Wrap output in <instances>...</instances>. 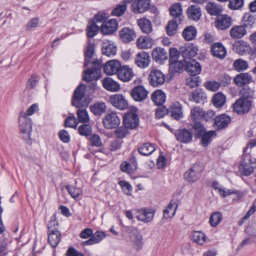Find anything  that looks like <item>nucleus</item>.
<instances>
[{"instance_id": "nucleus-32", "label": "nucleus", "mask_w": 256, "mask_h": 256, "mask_svg": "<svg viewBox=\"0 0 256 256\" xmlns=\"http://www.w3.org/2000/svg\"><path fill=\"white\" fill-rule=\"evenodd\" d=\"M182 106L178 102L172 103L170 106V112L172 117L174 119L178 120L183 117L182 112Z\"/></svg>"}, {"instance_id": "nucleus-55", "label": "nucleus", "mask_w": 256, "mask_h": 256, "mask_svg": "<svg viewBox=\"0 0 256 256\" xmlns=\"http://www.w3.org/2000/svg\"><path fill=\"white\" fill-rule=\"evenodd\" d=\"M192 128L194 130L195 136L196 138H200L202 134L206 132V128L200 122H194Z\"/></svg>"}, {"instance_id": "nucleus-19", "label": "nucleus", "mask_w": 256, "mask_h": 256, "mask_svg": "<svg viewBox=\"0 0 256 256\" xmlns=\"http://www.w3.org/2000/svg\"><path fill=\"white\" fill-rule=\"evenodd\" d=\"M148 90L142 86L134 87L132 90L131 96L137 102H142L147 98Z\"/></svg>"}, {"instance_id": "nucleus-54", "label": "nucleus", "mask_w": 256, "mask_h": 256, "mask_svg": "<svg viewBox=\"0 0 256 256\" xmlns=\"http://www.w3.org/2000/svg\"><path fill=\"white\" fill-rule=\"evenodd\" d=\"M220 194L222 196L223 198H224L228 196H229L232 194H236V199H240L242 198L244 196V193L239 191H236L233 190H230L229 189L222 188L219 190Z\"/></svg>"}, {"instance_id": "nucleus-14", "label": "nucleus", "mask_w": 256, "mask_h": 256, "mask_svg": "<svg viewBox=\"0 0 256 256\" xmlns=\"http://www.w3.org/2000/svg\"><path fill=\"white\" fill-rule=\"evenodd\" d=\"M118 22L115 19H110L104 22L100 26V32L104 34H110L116 30Z\"/></svg>"}, {"instance_id": "nucleus-7", "label": "nucleus", "mask_w": 256, "mask_h": 256, "mask_svg": "<svg viewBox=\"0 0 256 256\" xmlns=\"http://www.w3.org/2000/svg\"><path fill=\"white\" fill-rule=\"evenodd\" d=\"M251 103L249 99L240 98L233 104L234 110L238 114L247 112L250 108Z\"/></svg>"}, {"instance_id": "nucleus-31", "label": "nucleus", "mask_w": 256, "mask_h": 256, "mask_svg": "<svg viewBox=\"0 0 256 256\" xmlns=\"http://www.w3.org/2000/svg\"><path fill=\"white\" fill-rule=\"evenodd\" d=\"M106 237L105 234L102 232L97 231L92 234V236L87 240L82 242L83 245H92L100 242Z\"/></svg>"}, {"instance_id": "nucleus-63", "label": "nucleus", "mask_w": 256, "mask_h": 256, "mask_svg": "<svg viewBox=\"0 0 256 256\" xmlns=\"http://www.w3.org/2000/svg\"><path fill=\"white\" fill-rule=\"evenodd\" d=\"M127 6L125 4H119L113 10L112 14L114 16H120L126 11Z\"/></svg>"}, {"instance_id": "nucleus-30", "label": "nucleus", "mask_w": 256, "mask_h": 256, "mask_svg": "<svg viewBox=\"0 0 256 256\" xmlns=\"http://www.w3.org/2000/svg\"><path fill=\"white\" fill-rule=\"evenodd\" d=\"M102 85L105 89L110 92H118L120 89L118 82L110 78H106L102 80Z\"/></svg>"}, {"instance_id": "nucleus-39", "label": "nucleus", "mask_w": 256, "mask_h": 256, "mask_svg": "<svg viewBox=\"0 0 256 256\" xmlns=\"http://www.w3.org/2000/svg\"><path fill=\"white\" fill-rule=\"evenodd\" d=\"M243 26L247 28H251L256 24V16L246 14L242 18Z\"/></svg>"}, {"instance_id": "nucleus-24", "label": "nucleus", "mask_w": 256, "mask_h": 256, "mask_svg": "<svg viewBox=\"0 0 256 256\" xmlns=\"http://www.w3.org/2000/svg\"><path fill=\"white\" fill-rule=\"evenodd\" d=\"M102 52L108 56H114L116 54V47L111 42L104 40L102 44Z\"/></svg>"}, {"instance_id": "nucleus-49", "label": "nucleus", "mask_w": 256, "mask_h": 256, "mask_svg": "<svg viewBox=\"0 0 256 256\" xmlns=\"http://www.w3.org/2000/svg\"><path fill=\"white\" fill-rule=\"evenodd\" d=\"M137 23L142 32L149 34L152 31L150 22L146 18H141L137 20Z\"/></svg>"}, {"instance_id": "nucleus-18", "label": "nucleus", "mask_w": 256, "mask_h": 256, "mask_svg": "<svg viewBox=\"0 0 256 256\" xmlns=\"http://www.w3.org/2000/svg\"><path fill=\"white\" fill-rule=\"evenodd\" d=\"M123 123L128 128L133 129L138 124V118L134 112H128L124 116Z\"/></svg>"}, {"instance_id": "nucleus-9", "label": "nucleus", "mask_w": 256, "mask_h": 256, "mask_svg": "<svg viewBox=\"0 0 256 256\" xmlns=\"http://www.w3.org/2000/svg\"><path fill=\"white\" fill-rule=\"evenodd\" d=\"M110 102L113 106L121 110H124L128 106V101L120 94H115L110 96Z\"/></svg>"}, {"instance_id": "nucleus-4", "label": "nucleus", "mask_w": 256, "mask_h": 256, "mask_svg": "<svg viewBox=\"0 0 256 256\" xmlns=\"http://www.w3.org/2000/svg\"><path fill=\"white\" fill-rule=\"evenodd\" d=\"M148 80L151 86L154 87H158L164 84L165 76L160 70L154 69L150 72Z\"/></svg>"}, {"instance_id": "nucleus-43", "label": "nucleus", "mask_w": 256, "mask_h": 256, "mask_svg": "<svg viewBox=\"0 0 256 256\" xmlns=\"http://www.w3.org/2000/svg\"><path fill=\"white\" fill-rule=\"evenodd\" d=\"M236 52L240 54L243 55L250 52V45L245 42H240L234 45Z\"/></svg>"}, {"instance_id": "nucleus-58", "label": "nucleus", "mask_w": 256, "mask_h": 256, "mask_svg": "<svg viewBox=\"0 0 256 256\" xmlns=\"http://www.w3.org/2000/svg\"><path fill=\"white\" fill-rule=\"evenodd\" d=\"M178 22L176 20H170L166 28V33L170 36L174 35L177 30Z\"/></svg>"}, {"instance_id": "nucleus-52", "label": "nucleus", "mask_w": 256, "mask_h": 256, "mask_svg": "<svg viewBox=\"0 0 256 256\" xmlns=\"http://www.w3.org/2000/svg\"><path fill=\"white\" fill-rule=\"evenodd\" d=\"M226 96L218 92L214 94L213 99L214 105L218 108L224 106L226 102Z\"/></svg>"}, {"instance_id": "nucleus-22", "label": "nucleus", "mask_w": 256, "mask_h": 256, "mask_svg": "<svg viewBox=\"0 0 256 256\" xmlns=\"http://www.w3.org/2000/svg\"><path fill=\"white\" fill-rule=\"evenodd\" d=\"M100 68H88L84 72L83 80L88 82L96 81L100 78Z\"/></svg>"}, {"instance_id": "nucleus-42", "label": "nucleus", "mask_w": 256, "mask_h": 256, "mask_svg": "<svg viewBox=\"0 0 256 256\" xmlns=\"http://www.w3.org/2000/svg\"><path fill=\"white\" fill-rule=\"evenodd\" d=\"M191 236L192 241L200 245L204 244L208 238L206 234L201 231L192 232Z\"/></svg>"}, {"instance_id": "nucleus-20", "label": "nucleus", "mask_w": 256, "mask_h": 256, "mask_svg": "<svg viewBox=\"0 0 256 256\" xmlns=\"http://www.w3.org/2000/svg\"><path fill=\"white\" fill-rule=\"evenodd\" d=\"M121 67L120 63L116 60H110L104 66V71L108 75L118 74Z\"/></svg>"}, {"instance_id": "nucleus-64", "label": "nucleus", "mask_w": 256, "mask_h": 256, "mask_svg": "<svg viewBox=\"0 0 256 256\" xmlns=\"http://www.w3.org/2000/svg\"><path fill=\"white\" fill-rule=\"evenodd\" d=\"M78 132L80 135L86 136L91 134L92 127L90 124L84 123L78 127Z\"/></svg>"}, {"instance_id": "nucleus-40", "label": "nucleus", "mask_w": 256, "mask_h": 256, "mask_svg": "<svg viewBox=\"0 0 256 256\" xmlns=\"http://www.w3.org/2000/svg\"><path fill=\"white\" fill-rule=\"evenodd\" d=\"M206 8L209 14L213 16L218 15L222 11V6L214 2H208L206 6Z\"/></svg>"}, {"instance_id": "nucleus-11", "label": "nucleus", "mask_w": 256, "mask_h": 256, "mask_svg": "<svg viewBox=\"0 0 256 256\" xmlns=\"http://www.w3.org/2000/svg\"><path fill=\"white\" fill-rule=\"evenodd\" d=\"M118 78L124 82L130 81L134 76L132 68L127 65L121 66L117 74Z\"/></svg>"}, {"instance_id": "nucleus-21", "label": "nucleus", "mask_w": 256, "mask_h": 256, "mask_svg": "<svg viewBox=\"0 0 256 256\" xmlns=\"http://www.w3.org/2000/svg\"><path fill=\"white\" fill-rule=\"evenodd\" d=\"M186 70L190 76H196L200 73L202 68L200 64L194 60H188L186 62Z\"/></svg>"}, {"instance_id": "nucleus-47", "label": "nucleus", "mask_w": 256, "mask_h": 256, "mask_svg": "<svg viewBox=\"0 0 256 256\" xmlns=\"http://www.w3.org/2000/svg\"><path fill=\"white\" fill-rule=\"evenodd\" d=\"M106 105L104 102H98L90 106V111L94 115H101L106 110Z\"/></svg>"}, {"instance_id": "nucleus-60", "label": "nucleus", "mask_w": 256, "mask_h": 256, "mask_svg": "<svg viewBox=\"0 0 256 256\" xmlns=\"http://www.w3.org/2000/svg\"><path fill=\"white\" fill-rule=\"evenodd\" d=\"M129 134L128 128L126 126H122L116 128L114 131L116 136L118 138H123Z\"/></svg>"}, {"instance_id": "nucleus-29", "label": "nucleus", "mask_w": 256, "mask_h": 256, "mask_svg": "<svg viewBox=\"0 0 256 256\" xmlns=\"http://www.w3.org/2000/svg\"><path fill=\"white\" fill-rule=\"evenodd\" d=\"M187 15L189 19L198 21L202 16V12L199 6L196 5H192L186 10Z\"/></svg>"}, {"instance_id": "nucleus-57", "label": "nucleus", "mask_w": 256, "mask_h": 256, "mask_svg": "<svg viewBox=\"0 0 256 256\" xmlns=\"http://www.w3.org/2000/svg\"><path fill=\"white\" fill-rule=\"evenodd\" d=\"M66 189L72 197L74 199L79 198L82 194V191L80 188H76L74 186H67Z\"/></svg>"}, {"instance_id": "nucleus-10", "label": "nucleus", "mask_w": 256, "mask_h": 256, "mask_svg": "<svg viewBox=\"0 0 256 256\" xmlns=\"http://www.w3.org/2000/svg\"><path fill=\"white\" fill-rule=\"evenodd\" d=\"M150 62V58L149 54L144 51L137 54L136 56L134 62L140 68H144L148 66Z\"/></svg>"}, {"instance_id": "nucleus-6", "label": "nucleus", "mask_w": 256, "mask_h": 256, "mask_svg": "<svg viewBox=\"0 0 256 256\" xmlns=\"http://www.w3.org/2000/svg\"><path fill=\"white\" fill-rule=\"evenodd\" d=\"M150 0H134L131 4V10L135 14H142L148 10Z\"/></svg>"}, {"instance_id": "nucleus-2", "label": "nucleus", "mask_w": 256, "mask_h": 256, "mask_svg": "<svg viewBox=\"0 0 256 256\" xmlns=\"http://www.w3.org/2000/svg\"><path fill=\"white\" fill-rule=\"evenodd\" d=\"M32 126V120L26 116L24 111H21L18 116V128L22 136L25 140L30 138Z\"/></svg>"}, {"instance_id": "nucleus-36", "label": "nucleus", "mask_w": 256, "mask_h": 256, "mask_svg": "<svg viewBox=\"0 0 256 256\" xmlns=\"http://www.w3.org/2000/svg\"><path fill=\"white\" fill-rule=\"evenodd\" d=\"M151 98L156 105L161 106L166 100V94L162 91L158 90L152 93Z\"/></svg>"}, {"instance_id": "nucleus-44", "label": "nucleus", "mask_w": 256, "mask_h": 256, "mask_svg": "<svg viewBox=\"0 0 256 256\" xmlns=\"http://www.w3.org/2000/svg\"><path fill=\"white\" fill-rule=\"evenodd\" d=\"M216 136V132L214 130H210L206 132L202 136H200L201 144L204 147L207 146L212 142V138Z\"/></svg>"}, {"instance_id": "nucleus-37", "label": "nucleus", "mask_w": 256, "mask_h": 256, "mask_svg": "<svg viewBox=\"0 0 256 256\" xmlns=\"http://www.w3.org/2000/svg\"><path fill=\"white\" fill-rule=\"evenodd\" d=\"M190 99L196 103L203 102L206 99V95L203 90L198 89L192 93Z\"/></svg>"}, {"instance_id": "nucleus-26", "label": "nucleus", "mask_w": 256, "mask_h": 256, "mask_svg": "<svg viewBox=\"0 0 256 256\" xmlns=\"http://www.w3.org/2000/svg\"><path fill=\"white\" fill-rule=\"evenodd\" d=\"M234 82L238 86H242L250 84L252 80V76L248 73H241L234 78Z\"/></svg>"}, {"instance_id": "nucleus-61", "label": "nucleus", "mask_w": 256, "mask_h": 256, "mask_svg": "<svg viewBox=\"0 0 256 256\" xmlns=\"http://www.w3.org/2000/svg\"><path fill=\"white\" fill-rule=\"evenodd\" d=\"M254 90L250 88L248 86H244L240 90V94L242 98L249 99L252 98L254 96Z\"/></svg>"}, {"instance_id": "nucleus-38", "label": "nucleus", "mask_w": 256, "mask_h": 256, "mask_svg": "<svg viewBox=\"0 0 256 256\" xmlns=\"http://www.w3.org/2000/svg\"><path fill=\"white\" fill-rule=\"evenodd\" d=\"M204 115L203 110L199 106H195L190 110V118L193 122H200Z\"/></svg>"}, {"instance_id": "nucleus-17", "label": "nucleus", "mask_w": 256, "mask_h": 256, "mask_svg": "<svg viewBox=\"0 0 256 256\" xmlns=\"http://www.w3.org/2000/svg\"><path fill=\"white\" fill-rule=\"evenodd\" d=\"M215 24L218 29L226 30L231 26L232 18L226 14H221L217 17Z\"/></svg>"}, {"instance_id": "nucleus-1", "label": "nucleus", "mask_w": 256, "mask_h": 256, "mask_svg": "<svg viewBox=\"0 0 256 256\" xmlns=\"http://www.w3.org/2000/svg\"><path fill=\"white\" fill-rule=\"evenodd\" d=\"M256 148V139L250 140L246 146L243 149L238 170L244 176H248L254 172V166L252 162V156L250 155L252 150Z\"/></svg>"}, {"instance_id": "nucleus-41", "label": "nucleus", "mask_w": 256, "mask_h": 256, "mask_svg": "<svg viewBox=\"0 0 256 256\" xmlns=\"http://www.w3.org/2000/svg\"><path fill=\"white\" fill-rule=\"evenodd\" d=\"M182 35L186 40H192L196 36V30L193 26H187L183 30Z\"/></svg>"}, {"instance_id": "nucleus-16", "label": "nucleus", "mask_w": 256, "mask_h": 256, "mask_svg": "<svg viewBox=\"0 0 256 256\" xmlns=\"http://www.w3.org/2000/svg\"><path fill=\"white\" fill-rule=\"evenodd\" d=\"M120 40L124 43L128 44L134 40L136 37L134 30L128 27H124L119 32Z\"/></svg>"}, {"instance_id": "nucleus-13", "label": "nucleus", "mask_w": 256, "mask_h": 256, "mask_svg": "<svg viewBox=\"0 0 256 256\" xmlns=\"http://www.w3.org/2000/svg\"><path fill=\"white\" fill-rule=\"evenodd\" d=\"M210 52L213 56L220 60L224 59L227 54L226 48L220 42L214 44L211 46Z\"/></svg>"}, {"instance_id": "nucleus-45", "label": "nucleus", "mask_w": 256, "mask_h": 256, "mask_svg": "<svg viewBox=\"0 0 256 256\" xmlns=\"http://www.w3.org/2000/svg\"><path fill=\"white\" fill-rule=\"evenodd\" d=\"M155 150L154 146L150 143L142 144L138 148V152L143 156H150Z\"/></svg>"}, {"instance_id": "nucleus-62", "label": "nucleus", "mask_w": 256, "mask_h": 256, "mask_svg": "<svg viewBox=\"0 0 256 256\" xmlns=\"http://www.w3.org/2000/svg\"><path fill=\"white\" fill-rule=\"evenodd\" d=\"M99 30L98 26L96 22H92L87 28V36L89 38H92L96 34Z\"/></svg>"}, {"instance_id": "nucleus-23", "label": "nucleus", "mask_w": 256, "mask_h": 256, "mask_svg": "<svg viewBox=\"0 0 256 256\" xmlns=\"http://www.w3.org/2000/svg\"><path fill=\"white\" fill-rule=\"evenodd\" d=\"M231 121L230 116L226 114H222L214 119V126L218 130H222L228 126Z\"/></svg>"}, {"instance_id": "nucleus-28", "label": "nucleus", "mask_w": 256, "mask_h": 256, "mask_svg": "<svg viewBox=\"0 0 256 256\" xmlns=\"http://www.w3.org/2000/svg\"><path fill=\"white\" fill-rule=\"evenodd\" d=\"M136 44L139 49H148L154 45V40L147 36H140L137 39Z\"/></svg>"}, {"instance_id": "nucleus-48", "label": "nucleus", "mask_w": 256, "mask_h": 256, "mask_svg": "<svg viewBox=\"0 0 256 256\" xmlns=\"http://www.w3.org/2000/svg\"><path fill=\"white\" fill-rule=\"evenodd\" d=\"M177 208L178 204L176 203L170 202L166 208L164 210V218L168 219L173 217L176 214Z\"/></svg>"}, {"instance_id": "nucleus-27", "label": "nucleus", "mask_w": 256, "mask_h": 256, "mask_svg": "<svg viewBox=\"0 0 256 256\" xmlns=\"http://www.w3.org/2000/svg\"><path fill=\"white\" fill-rule=\"evenodd\" d=\"M152 56L156 62H162L168 58L166 52L162 48H156L153 50Z\"/></svg>"}, {"instance_id": "nucleus-33", "label": "nucleus", "mask_w": 256, "mask_h": 256, "mask_svg": "<svg viewBox=\"0 0 256 256\" xmlns=\"http://www.w3.org/2000/svg\"><path fill=\"white\" fill-rule=\"evenodd\" d=\"M200 177V172L196 170V166L190 168L184 174V178L188 182H194L196 181Z\"/></svg>"}, {"instance_id": "nucleus-50", "label": "nucleus", "mask_w": 256, "mask_h": 256, "mask_svg": "<svg viewBox=\"0 0 256 256\" xmlns=\"http://www.w3.org/2000/svg\"><path fill=\"white\" fill-rule=\"evenodd\" d=\"M222 218V214L220 212L212 213L209 220L210 226L214 228L216 227L221 222Z\"/></svg>"}, {"instance_id": "nucleus-59", "label": "nucleus", "mask_w": 256, "mask_h": 256, "mask_svg": "<svg viewBox=\"0 0 256 256\" xmlns=\"http://www.w3.org/2000/svg\"><path fill=\"white\" fill-rule=\"evenodd\" d=\"M200 83L199 77L196 76H191L190 77L188 78L186 80V85L191 88L198 86Z\"/></svg>"}, {"instance_id": "nucleus-12", "label": "nucleus", "mask_w": 256, "mask_h": 256, "mask_svg": "<svg viewBox=\"0 0 256 256\" xmlns=\"http://www.w3.org/2000/svg\"><path fill=\"white\" fill-rule=\"evenodd\" d=\"M127 232L130 234L136 248L137 250L140 249L143 244L142 236L138 228H130L128 229Z\"/></svg>"}, {"instance_id": "nucleus-46", "label": "nucleus", "mask_w": 256, "mask_h": 256, "mask_svg": "<svg viewBox=\"0 0 256 256\" xmlns=\"http://www.w3.org/2000/svg\"><path fill=\"white\" fill-rule=\"evenodd\" d=\"M61 240V234L58 231L48 232V242L53 248H56Z\"/></svg>"}, {"instance_id": "nucleus-34", "label": "nucleus", "mask_w": 256, "mask_h": 256, "mask_svg": "<svg viewBox=\"0 0 256 256\" xmlns=\"http://www.w3.org/2000/svg\"><path fill=\"white\" fill-rule=\"evenodd\" d=\"M186 58H185L183 60H178L170 62L169 70L170 72L172 74H174L175 73L182 70L184 67H186Z\"/></svg>"}, {"instance_id": "nucleus-35", "label": "nucleus", "mask_w": 256, "mask_h": 256, "mask_svg": "<svg viewBox=\"0 0 256 256\" xmlns=\"http://www.w3.org/2000/svg\"><path fill=\"white\" fill-rule=\"evenodd\" d=\"M246 28L243 25L232 27L230 32V36L233 38H240L246 34Z\"/></svg>"}, {"instance_id": "nucleus-56", "label": "nucleus", "mask_w": 256, "mask_h": 256, "mask_svg": "<svg viewBox=\"0 0 256 256\" xmlns=\"http://www.w3.org/2000/svg\"><path fill=\"white\" fill-rule=\"evenodd\" d=\"M233 68L237 72H241L246 70L248 68L247 62L242 59H238L234 61Z\"/></svg>"}, {"instance_id": "nucleus-51", "label": "nucleus", "mask_w": 256, "mask_h": 256, "mask_svg": "<svg viewBox=\"0 0 256 256\" xmlns=\"http://www.w3.org/2000/svg\"><path fill=\"white\" fill-rule=\"evenodd\" d=\"M78 120L79 122L88 123L90 120L88 112L86 109L79 108L76 112Z\"/></svg>"}, {"instance_id": "nucleus-3", "label": "nucleus", "mask_w": 256, "mask_h": 256, "mask_svg": "<svg viewBox=\"0 0 256 256\" xmlns=\"http://www.w3.org/2000/svg\"><path fill=\"white\" fill-rule=\"evenodd\" d=\"M102 123L104 127L107 129L116 128L120 124V118L117 114L114 112H107L104 116Z\"/></svg>"}, {"instance_id": "nucleus-53", "label": "nucleus", "mask_w": 256, "mask_h": 256, "mask_svg": "<svg viewBox=\"0 0 256 256\" xmlns=\"http://www.w3.org/2000/svg\"><path fill=\"white\" fill-rule=\"evenodd\" d=\"M94 52V44L91 42H88V46L86 47L85 52L86 61L84 64V66H87L89 64V60L88 59L91 58Z\"/></svg>"}, {"instance_id": "nucleus-25", "label": "nucleus", "mask_w": 256, "mask_h": 256, "mask_svg": "<svg viewBox=\"0 0 256 256\" xmlns=\"http://www.w3.org/2000/svg\"><path fill=\"white\" fill-rule=\"evenodd\" d=\"M182 6L180 3L174 4L170 8V14L174 18L173 20L178 21V24H180L182 21Z\"/></svg>"}, {"instance_id": "nucleus-8", "label": "nucleus", "mask_w": 256, "mask_h": 256, "mask_svg": "<svg viewBox=\"0 0 256 256\" xmlns=\"http://www.w3.org/2000/svg\"><path fill=\"white\" fill-rule=\"evenodd\" d=\"M176 140L180 142L188 144L192 141L193 134L191 130L186 128H180L175 132Z\"/></svg>"}, {"instance_id": "nucleus-5", "label": "nucleus", "mask_w": 256, "mask_h": 256, "mask_svg": "<svg viewBox=\"0 0 256 256\" xmlns=\"http://www.w3.org/2000/svg\"><path fill=\"white\" fill-rule=\"evenodd\" d=\"M136 218L138 220L148 223L153 220L156 211L152 208H142L136 210Z\"/></svg>"}, {"instance_id": "nucleus-15", "label": "nucleus", "mask_w": 256, "mask_h": 256, "mask_svg": "<svg viewBox=\"0 0 256 256\" xmlns=\"http://www.w3.org/2000/svg\"><path fill=\"white\" fill-rule=\"evenodd\" d=\"M86 94V87L84 84L80 85L74 90L72 101V106L80 108L82 104L80 101Z\"/></svg>"}]
</instances>
